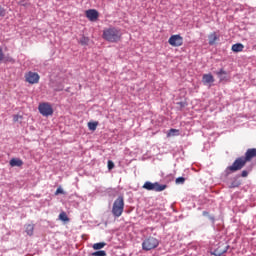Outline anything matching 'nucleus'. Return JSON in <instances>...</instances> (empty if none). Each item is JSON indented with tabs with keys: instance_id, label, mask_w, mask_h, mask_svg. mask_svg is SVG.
I'll list each match as a JSON object with an SVG mask.
<instances>
[{
	"instance_id": "obj_1",
	"label": "nucleus",
	"mask_w": 256,
	"mask_h": 256,
	"mask_svg": "<svg viewBox=\"0 0 256 256\" xmlns=\"http://www.w3.org/2000/svg\"><path fill=\"white\" fill-rule=\"evenodd\" d=\"M256 157V148H250L246 151L245 156L238 157L231 166L226 168V175H231L237 171H241L249 161H253Z\"/></svg>"
},
{
	"instance_id": "obj_2",
	"label": "nucleus",
	"mask_w": 256,
	"mask_h": 256,
	"mask_svg": "<svg viewBox=\"0 0 256 256\" xmlns=\"http://www.w3.org/2000/svg\"><path fill=\"white\" fill-rule=\"evenodd\" d=\"M102 37L105 41H108V43H119L123 34L121 33V30L115 27H109L103 30Z\"/></svg>"
},
{
	"instance_id": "obj_3",
	"label": "nucleus",
	"mask_w": 256,
	"mask_h": 256,
	"mask_svg": "<svg viewBox=\"0 0 256 256\" xmlns=\"http://www.w3.org/2000/svg\"><path fill=\"white\" fill-rule=\"evenodd\" d=\"M123 211H125V200L123 199V196H119L113 203L112 214L115 217H121Z\"/></svg>"
},
{
	"instance_id": "obj_4",
	"label": "nucleus",
	"mask_w": 256,
	"mask_h": 256,
	"mask_svg": "<svg viewBox=\"0 0 256 256\" xmlns=\"http://www.w3.org/2000/svg\"><path fill=\"white\" fill-rule=\"evenodd\" d=\"M159 247V240L153 236L146 238L142 242L143 251H151L153 249H157Z\"/></svg>"
},
{
	"instance_id": "obj_5",
	"label": "nucleus",
	"mask_w": 256,
	"mask_h": 256,
	"mask_svg": "<svg viewBox=\"0 0 256 256\" xmlns=\"http://www.w3.org/2000/svg\"><path fill=\"white\" fill-rule=\"evenodd\" d=\"M143 189H146L147 191L161 192V191H165V189H167V185L159 184V182L151 183V182L147 181L144 183Z\"/></svg>"
},
{
	"instance_id": "obj_6",
	"label": "nucleus",
	"mask_w": 256,
	"mask_h": 256,
	"mask_svg": "<svg viewBox=\"0 0 256 256\" xmlns=\"http://www.w3.org/2000/svg\"><path fill=\"white\" fill-rule=\"evenodd\" d=\"M38 110L39 113L43 115V117H51V115H53V106H51L49 102L40 103Z\"/></svg>"
},
{
	"instance_id": "obj_7",
	"label": "nucleus",
	"mask_w": 256,
	"mask_h": 256,
	"mask_svg": "<svg viewBox=\"0 0 256 256\" xmlns=\"http://www.w3.org/2000/svg\"><path fill=\"white\" fill-rule=\"evenodd\" d=\"M26 83H29L30 85H36L39 83V80L41 79V76L37 72L29 71L25 73L24 75Z\"/></svg>"
},
{
	"instance_id": "obj_8",
	"label": "nucleus",
	"mask_w": 256,
	"mask_h": 256,
	"mask_svg": "<svg viewBox=\"0 0 256 256\" xmlns=\"http://www.w3.org/2000/svg\"><path fill=\"white\" fill-rule=\"evenodd\" d=\"M228 250H229V244H227V242H220L218 244V247L214 249V251L212 252V255L221 256L227 253Z\"/></svg>"
},
{
	"instance_id": "obj_9",
	"label": "nucleus",
	"mask_w": 256,
	"mask_h": 256,
	"mask_svg": "<svg viewBox=\"0 0 256 256\" xmlns=\"http://www.w3.org/2000/svg\"><path fill=\"white\" fill-rule=\"evenodd\" d=\"M171 47H181L183 45V38L179 34L172 35L168 40Z\"/></svg>"
},
{
	"instance_id": "obj_10",
	"label": "nucleus",
	"mask_w": 256,
	"mask_h": 256,
	"mask_svg": "<svg viewBox=\"0 0 256 256\" xmlns=\"http://www.w3.org/2000/svg\"><path fill=\"white\" fill-rule=\"evenodd\" d=\"M86 17L89 21H97V19H99V12L95 9L87 10Z\"/></svg>"
},
{
	"instance_id": "obj_11",
	"label": "nucleus",
	"mask_w": 256,
	"mask_h": 256,
	"mask_svg": "<svg viewBox=\"0 0 256 256\" xmlns=\"http://www.w3.org/2000/svg\"><path fill=\"white\" fill-rule=\"evenodd\" d=\"M202 83L204 85H209V83H215V78L211 74H204L202 76Z\"/></svg>"
},
{
	"instance_id": "obj_12",
	"label": "nucleus",
	"mask_w": 256,
	"mask_h": 256,
	"mask_svg": "<svg viewBox=\"0 0 256 256\" xmlns=\"http://www.w3.org/2000/svg\"><path fill=\"white\" fill-rule=\"evenodd\" d=\"M208 41L209 45H215L217 41H219V36L217 35V32H212L208 35Z\"/></svg>"
},
{
	"instance_id": "obj_13",
	"label": "nucleus",
	"mask_w": 256,
	"mask_h": 256,
	"mask_svg": "<svg viewBox=\"0 0 256 256\" xmlns=\"http://www.w3.org/2000/svg\"><path fill=\"white\" fill-rule=\"evenodd\" d=\"M23 165V160L19 158H12L10 160V167H22Z\"/></svg>"
},
{
	"instance_id": "obj_14",
	"label": "nucleus",
	"mask_w": 256,
	"mask_h": 256,
	"mask_svg": "<svg viewBox=\"0 0 256 256\" xmlns=\"http://www.w3.org/2000/svg\"><path fill=\"white\" fill-rule=\"evenodd\" d=\"M243 49H245V46L241 43L232 45V51L234 53H241V51H243Z\"/></svg>"
},
{
	"instance_id": "obj_15",
	"label": "nucleus",
	"mask_w": 256,
	"mask_h": 256,
	"mask_svg": "<svg viewBox=\"0 0 256 256\" xmlns=\"http://www.w3.org/2000/svg\"><path fill=\"white\" fill-rule=\"evenodd\" d=\"M25 231L27 233V235H29L30 237L33 235L34 231H35V225L34 224H27L25 227Z\"/></svg>"
},
{
	"instance_id": "obj_16",
	"label": "nucleus",
	"mask_w": 256,
	"mask_h": 256,
	"mask_svg": "<svg viewBox=\"0 0 256 256\" xmlns=\"http://www.w3.org/2000/svg\"><path fill=\"white\" fill-rule=\"evenodd\" d=\"M106 245H107V243H105V242H99V243L93 244L92 247L95 251H99V249H103Z\"/></svg>"
},
{
	"instance_id": "obj_17",
	"label": "nucleus",
	"mask_w": 256,
	"mask_h": 256,
	"mask_svg": "<svg viewBox=\"0 0 256 256\" xmlns=\"http://www.w3.org/2000/svg\"><path fill=\"white\" fill-rule=\"evenodd\" d=\"M98 125H99V122H89L88 123V129L90 131H96Z\"/></svg>"
},
{
	"instance_id": "obj_18",
	"label": "nucleus",
	"mask_w": 256,
	"mask_h": 256,
	"mask_svg": "<svg viewBox=\"0 0 256 256\" xmlns=\"http://www.w3.org/2000/svg\"><path fill=\"white\" fill-rule=\"evenodd\" d=\"M216 75L219 77L220 81H224L225 78L223 75H227V72L223 69H220V71L216 72Z\"/></svg>"
},
{
	"instance_id": "obj_19",
	"label": "nucleus",
	"mask_w": 256,
	"mask_h": 256,
	"mask_svg": "<svg viewBox=\"0 0 256 256\" xmlns=\"http://www.w3.org/2000/svg\"><path fill=\"white\" fill-rule=\"evenodd\" d=\"M177 133H179V130L172 128L169 130L167 137H175V135H178Z\"/></svg>"
},
{
	"instance_id": "obj_20",
	"label": "nucleus",
	"mask_w": 256,
	"mask_h": 256,
	"mask_svg": "<svg viewBox=\"0 0 256 256\" xmlns=\"http://www.w3.org/2000/svg\"><path fill=\"white\" fill-rule=\"evenodd\" d=\"M59 220H60V221H69V217H67V213L61 212V213L59 214Z\"/></svg>"
},
{
	"instance_id": "obj_21",
	"label": "nucleus",
	"mask_w": 256,
	"mask_h": 256,
	"mask_svg": "<svg viewBox=\"0 0 256 256\" xmlns=\"http://www.w3.org/2000/svg\"><path fill=\"white\" fill-rule=\"evenodd\" d=\"M92 256H107V252L104 250L96 251L92 253Z\"/></svg>"
},
{
	"instance_id": "obj_22",
	"label": "nucleus",
	"mask_w": 256,
	"mask_h": 256,
	"mask_svg": "<svg viewBox=\"0 0 256 256\" xmlns=\"http://www.w3.org/2000/svg\"><path fill=\"white\" fill-rule=\"evenodd\" d=\"M202 215H203L204 217H208V219H210V221H212V222L215 221V216H211V215L209 214V212H207V211H203V212H202Z\"/></svg>"
},
{
	"instance_id": "obj_23",
	"label": "nucleus",
	"mask_w": 256,
	"mask_h": 256,
	"mask_svg": "<svg viewBox=\"0 0 256 256\" xmlns=\"http://www.w3.org/2000/svg\"><path fill=\"white\" fill-rule=\"evenodd\" d=\"M7 15V10L0 5V17H5Z\"/></svg>"
},
{
	"instance_id": "obj_24",
	"label": "nucleus",
	"mask_w": 256,
	"mask_h": 256,
	"mask_svg": "<svg viewBox=\"0 0 256 256\" xmlns=\"http://www.w3.org/2000/svg\"><path fill=\"white\" fill-rule=\"evenodd\" d=\"M183 183H185V178L184 177L176 178V184L177 185H183Z\"/></svg>"
},
{
	"instance_id": "obj_25",
	"label": "nucleus",
	"mask_w": 256,
	"mask_h": 256,
	"mask_svg": "<svg viewBox=\"0 0 256 256\" xmlns=\"http://www.w3.org/2000/svg\"><path fill=\"white\" fill-rule=\"evenodd\" d=\"M239 185V180H234L230 185V189H235V187H239Z\"/></svg>"
},
{
	"instance_id": "obj_26",
	"label": "nucleus",
	"mask_w": 256,
	"mask_h": 256,
	"mask_svg": "<svg viewBox=\"0 0 256 256\" xmlns=\"http://www.w3.org/2000/svg\"><path fill=\"white\" fill-rule=\"evenodd\" d=\"M80 43H81V45H87V44L89 43V38H87V37H82V38L80 39Z\"/></svg>"
},
{
	"instance_id": "obj_27",
	"label": "nucleus",
	"mask_w": 256,
	"mask_h": 256,
	"mask_svg": "<svg viewBox=\"0 0 256 256\" xmlns=\"http://www.w3.org/2000/svg\"><path fill=\"white\" fill-rule=\"evenodd\" d=\"M19 119H23V116L16 114L13 116V121L14 123H17L19 121Z\"/></svg>"
},
{
	"instance_id": "obj_28",
	"label": "nucleus",
	"mask_w": 256,
	"mask_h": 256,
	"mask_svg": "<svg viewBox=\"0 0 256 256\" xmlns=\"http://www.w3.org/2000/svg\"><path fill=\"white\" fill-rule=\"evenodd\" d=\"M115 168V163H113V161L109 160L108 161V169L109 171H111V169H114Z\"/></svg>"
},
{
	"instance_id": "obj_29",
	"label": "nucleus",
	"mask_w": 256,
	"mask_h": 256,
	"mask_svg": "<svg viewBox=\"0 0 256 256\" xmlns=\"http://www.w3.org/2000/svg\"><path fill=\"white\" fill-rule=\"evenodd\" d=\"M249 175V172L247 170H243L241 172V177H247Z\"/></svg>"
},
{
	"instance_id": "obj_30",
	"label": "nucleus",
	"mask_w": 256,
	"mask_h": 256,
	"mask_svg": "<svg viewBox=\"0 0 256 256\" xmlns=\"http://www.w3.org/2000/svg\"><path fill=\"white\" fill-rule=\"evenodd\" d=\"M64 192H63V190L61 189V188H58L57 190H56V192H55V195H61V194H63Z\"/></svg>"
},
{
	"instance_id": "obj_31",
	"label": "nucleus",
	"mask_w": 256,
	"mask_h": 256,
	"mask_svg": "<svg viewBox=\"0 0 256 256\" xmlns=\"http://www.w3.org/2000/svg\"><path fill=\"white\" fill-rule=\"evenodd\" d=\"M3 57H4L3 49L0 48V61H3Z\"/></svg>"
},
{
	"instance_id": "obj_32",
	"label": "nucleus",
	"mask_w": 256,
	"mask_h": 256,
	"mask_svg": "<svg viewBox=\"0 0 256 256\" xmlns=\"http://www.w3.org/2000/svg\"><path fill=\"white\" fill-rule=\"evenodd\" d=\"M6 61H9L10 63H15V60L11 57L7 58Z\"/></svg>"
},
{
	"instance_id": "obj_33",
	"label": "nucleus",
	"mask_w": 256,
	"mask_h": 256,
	"mask_svg": "<svg viewBox=\"0 0 256 256\" xmlns=\"http://www.w3.org/2000/svg\"><path fill=\"white\" fill-rule=\"evenodd\" d=\"M19 5H22L23 7H25V5H27V4L25 3V1H21V2L19 3Z\"/></svg>"
}]
</instances>
